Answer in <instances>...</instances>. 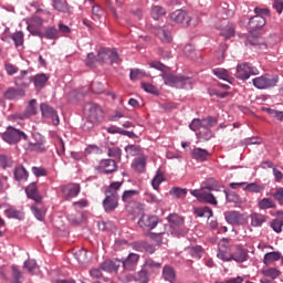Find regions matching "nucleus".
<instances>
[{"label":"nucleus","mask_w":283,"mask_h":283,"mask_svg":"<svg viewBox=\"0 0 283 283\" xmlns=\"http://www.w3.org/2000/svg\"><path fill=\"white\" fill-rule=\"evenodd\" d=\"M40 39H49L50 41H56V39H61V31L56 29V27H46L44 31H40L38 33Z\"/></svg>","instance_id":"14"},{"label":"nucleus","mask_w":283,"mask_h":283,"mask_svg":"<svg viewBox=\"0 0 283 283\" xmlns=\"http://www.w3.org/2000/svg\"><path fill=\"white\" fill-rule=\"evenodd\" d=\"M123 187V181H113L105 190V196L118 198V191Z\"/></svg>","instance_id":"24"},{"label":"nucleus","mask_w":283,"mask_h":283,"mask_svg":"<svg viewBox=\"0 0 283 283\" xmlns=\"http://www.w3.org/2000/svg\"><path fill=\"white\" fill-rule=\"evenodd\" d=\"M0 138L8 145H17L21 140H28V134L14 128V126H8L6 132L0 134Z\"/></svg>","instance_id":"2"},{"label":"nucleus","mask_w":283,"mask_h":283,"mask_svg":"<svg viewBox=\"0 0 283 283\" xmlns=\"http://www.w3.org/2000/svg\"><path fill=\"white\" fill-rule=\"evenodd\" d=\"M169 193L172 198H182V196L187 193V189L175 187L169 191Z\"/></svg>","instance_id":"60"},{"label":"nucleus","mask_w":283,"mask_h":283,"mask_svg":"<svg viewBox=\"0 0 283 283\" xmlns=\"http://www.w3.org/2000/svg\"><path fill=\"white\" fill-rule=\"evenodd\" d=\"M120 269L119 264H116V262L112 260L104 261L101 265L102 271H107L108 273H112V271H118Z\"/></svg>","instance_id":"39"},{"label":"nucleus","mask_w":283,"mask_h":283,"mask_svg":"<svg viewBox=\"0 0 283 283\" xmlns=\"http://www.w3.org/2000/svg\"><path fill=\"white\" fill-rule=\"evenodd\" d=\"M109 54H112V49H101L97 53L96 61L105 63L109 61Z\"/></svg>","instance_id":"42"},{"label":"nucleus","mask_w":283,"mask_h":283,"mask_svg":"<svg viewBox=\"0 0 283 283\" xmlns=\"http://www.w3.org/2000/svg\"><path fill=\"white\" fill-rule=\"evenodd\" d=\"M262 275H264V277H271V280H275L280 277V270L275 268L265 269L262 270Z\"/></svg>","instance_id":"46"},{"label":"nucleus","mask_w":283,"mask_h":283,"mask_svg":"<svg viewBox=\"0 0 283 283\" xmlns=\"http://www.w3.org/2000/svg\"><path fill=\"white\" fill-rule=\"evenodd\" d=\"M277 206L271 198H263L259 201V209H275Z\"/></svg>","instance_id":"43"},{"label":"nucleus","mask_w":283,"mask_h":283,"mask_svg":"<svg viewBox=\"0 0 283 283\" xmlns=\"http://www.w3.org/2000/svg\"><path fill=\"white\" fill-rule=\"evenodd\" d=\"M280 77L277 75H262L253 78V85L258 90H269V87H275Z\"/></svg>","instance_id":"4"},{"label":"nucleus","mask_w":283,"mask_h":283,"mask_svg":"<svg viewBox=\"0 0 283 283\" xmlns=\"http://www.w3.org/2000/svg\"><path fill=\"white\" fill-rule=\"evenodd\" d=\"M104 12L103 9H101L99 6H94L92 8V19L94 21H101V18L103 17Z\"/></svg>","instance_id":"59"},{"label":"nucleus","mask_w":283,"mask_h":283,"mask_svg":"<svg viewBox=\"0 0 283 283\" xmlns=\"http://www.w3.org/2000/svg\"><path fill=\"white\" fill-rule=\"evenodd\" d=\"M4 213L7 218H13L14 220H23V218H25V213L21 210H17L15 208H8Z\"/></svg>","instance_id":"33"},{"label":"nucleus","mask_w":283,"mask_h":283,"mask_svg":"<svg viewBox=\"0 0 283 283\" xmlns=\"http://www.w3.org/2000/svg\"><path fill=\"white\" fill-rule=\"evenodd\" d=\"M233 252L229 251L228 248L220 247L217 253V258L222 262H231Z\"/></svg>","instance_id":"29"},{"label":"nucleus","mask_w":283,"mask_h":283,"mask_svg":"<svg viewBox=\"0 0 283 283\" xmlns=\"http://www.w3.org/2000/svg\"><path fill=\"white\" fill-rule=\"evenodd\" d=\"M212 73L214 74V76L217 78H220L221 81H229V78H230L229 71H227L224 69H214V70H212Z\"/></svg>","instance_id":"49"},{"label":"nucleus","mask_w":283,"mask_h":283,"mask_svg":"<svg viewBox=\"0 0 283 283\" xmlns=\"http://www.w3.org/2000/svg\"><path fill=\"white\" fill-rule=\"evenodd\" d=\"M48 81H50V75L45 73H39L31 77V82H33L35 90L41 91L45 85H48Z\"/></svg>","instance_id":"18"},{"label":"nucleus","mask_w":283,"mask_h":283,"mask_svg":"<svg viewBox=\"0 0 283 283\" xmlns=\"http://www.w3.org/2000/svg\"><path fill=\"white\" fill-rule=\"evenodd\" d=\"M254 14H255L256 17H262V18L265 19V21H266V19H268L269 17H271V10H269L268 8H260V7H256V8H254Z\"/></svg>","instance_id":"55"},{"label":"nucleus","mask_w":283,"mask_h":283,"mask_svg":"<svg viewBox=\"0 0 283 283\" xmlns=\"http://www.w3.org/2000/svg\"><path fill=\"white\" fill-rule=\"evenodd\" d=\"M43 27V20L39 15H32L28 20V27L27 30L32 34L33 36H39V33H41V30L39 28Z\"/></svg>","instance_id":"10"},{"label":"nucleus","mask_w":283,"mask_h":283,"mask_svg":"<svg viewBox=\"0 0 283 283\" xmlns=\"http://www.w3.org/2000/svg\"><path fill=\"white\" fill-rule=\"evenodd\" d=\"M35 138H38L36 143H30V147L32 151H38V154H43L45 151V137H43L41 134L35 135Z\"/></svg>","instance_id":"22"},{"label":"nucleus","mask_w":283,"mask_h":283,"mask_svg":"<svg viewBox=\"0 0 283 283\" xmlns=\"http://www.w3.org/2000/svg\"><path fill=\"white\" fill-rule=\"evenodd\" d=\"M272 198H274V200H276L279 202V205L283 206V188L280 187L275 190V192H273Z\"/></svg>","instance_id":"63"},{"label":"nucleus","mask_w":283,"mask_h":283,"mask_svg":"<svg viewBox=\"0 0 283 283\" xmlns=\"http://www.w3.org/2000/svg\"><path fill=\"white\" fill-rule=\"evenodd\" d=\"M87 118L95 123H103L105 118V111L98 104H90L87 108Z\"/></svg>","instance_id":"6"},{"label":"nucleus","mask_w":283,"mask_h":283,"mask_svg":"<svg viewBox=\"0 0 283 283\" xmlns=\"http://www.w3.org/2000/svg\"><path fill=\"white\" fill-rule=\"evenodd\" d=\"M282 227H283V221L280 219H274L271 222V228L273 229V231H275V233H282Z\"/></svg>","instance_id":"64"},{"label":"nucleus","mask_w":283,"mask_h":283,"mask_svg":"<svg viewBox=\"0 0 283 283\" xmlns=\"http://www.w3.org/2000/svg\"><path fill=\"white\" fill-rule=\"evenodd\" d=\"M19 96H25V91L11 87L4 93V97L8 98V101H14V98H19Z\"/></svg>","instance_id":"30"},{"label":"nucleus","mask_w":283,"mask_h":283,"mask_svg":"<svg viewBox=\"0 0 283 283\" xmlns=\"http://www.w3.org/2000/svg\"><path fill=\"white\" fill-rule=\"evenodd\" d=\"M223 216L228 224H232L235 227H240V224H244V216L239 211H235V210L226 211Z\"/></svg>","instance_id":"9"},{"label":"nucleus","mask_w":283,"mask_h":283,"mask_svg":"<svg viewBox=\"0 0 283 283\" xmlns=\"http://www.w3.org/2000/svg\"><path fill=\"white\" fill-rule=\"evenodd\" d=\"M144 269L148 273H157V271H160L163 269V263L154 261V259H146Z\"/></svg>","instance_id":"25"},{"label":"nucleus","mask_w":283,"mask_h":283,"mask_svg":"<svg viewBox=\"0 0 283 283\" xmlns=\"http://www.w3.org/2000/svg\"><path fill=\"white\" fill-rule=\"evenodd\" d=\"M154 32L161 43H171V41H174L169 27H158Z\"/></svg>","instance_id":"15"},{"label":"nucleus","mask_w":283,"mask_h":283,"mask_svg":"<svg viewBox=\"0 0 283 283\" xmlns=\"http://www.w3.org/2000/svg\"><path fill=\"white\" fill-rule=\"evenodd\" d=\"M140 260V256L136 253H130L126 260L122 262L124 269L126 271H134V264H136Z\"/></svg>","instance_id":"23"},{"label":"nucleus","mask_w":283,"mask_h":283,"mask_svg":"<svg viewBox=\"0 0 283 283\" xmlns=\"http://www.w3.org/2000/svg\"><path fill=\"white\" fill-rule=\"evenodd\" d=\"M61 191L64 196V199L72 200V198H76V196L81 193V185L69 184V185L62 186Z\"/></svg>","instance_id":"11"},{"label":"nucleus","mask_w":283,"mask_h":283,"mask_svg":"<svg viewBox=\"0 0 283 283\" xmlns=\"http://www.w3.org/2000/svg\"><path fill=\"white\" fill-rule=\"evenodd\" d=\"M280 258H282V253L280 252H268L263 258V263L265 264V266H269V264H271L272 262H277Z\"/></svg>","instance_id":"34"},{"label":"nucleus","mask_w":283,"mask_h":283,"mask_svg":"<svg viewBox=\"0 0 283 283\" xmlns=\"http://www.w3.org/2000/svg\"><path fill=\"white\" fill-rule=\"evenodd\" d=\"M171 233L175 235H187L189 229L185 227V218L180 217L178 213H170L167 217Z\"/></svg>","instance_id":"3"},{"label":"nucleus","mask_w":283,"mask_h":283,"mask_svg":"<svg viewBox=\"0 0 283 283\" xmlns=\"http://www.w3.org/2000/svg\"><path fill=\"white\" fill-rule=\"evenodd\" d=\"M232 260L238 264L247 262L249 260V250L244 249L242 245H237L235 251L232 252Z\"/></svg>","instance_id":"17"},{"label":"nucleus","mask_w":283,"mask_h":283,"mask_svg":"<svg viewBox=\"0 0 283 283\" xmlns=\"http://www.w3.org/2000/svg\"><path fill=\"white\" fill-rule=\"evenodd\" d=\"M103 208L106 213H112V211H116V209H118V197L106 196L103 200Z\"/></svg>","instance_id":"19"},{"label":"nucleus","mask_w":283,"mask_h":283,"mask_svg":"<svg viewBox=\"0 0 283 283\" xmlns=\"http://www.w3.org/2000/svg\"><path fill=\"white\" fill-rule=\"evenodd\" d=\"M14 43L15 48H23V43L25 42V34L23 31H17L10 36Z\"/></svg>","instance_id":"32"},{"label":"nucleus","mask_w":283,"mask_h":283,"mask_svg":"<svg viewBox=\"0 0 283 283\" xmlns=\"http://www.w3.org/2000/svg\"><path fill=\"white\" fill-rule=\"evenodd\" d=\"M195 214L198 218H212L213 217V210L209 207H202V208H196L195 209Z\"/></svg>","instance_id":"35"},{"label":"nucleus","mask_w":283,"mask_h":283,"mask_svg":"<svg viewBox=\"0 0 283 283\" xmlns=\"http://www.w3.org/2000/svg\"><path fill=\"white\" fill-rule=\"evenodd\" d=\"M266 25V18L260 15H253L249 20V28L251 30H260V28H264Z\"/></svg>","instance_id":"21"},{"label":"nucleus","mask_w":283,"mask_h":283,"mask_svg":"<svg viewBox=\"0 0 283 283\" xmlns=\"http://www.w3.org/2000/svg\"><path fill=\"white\" fill-rule=\"evenodd\" d=\"M11 271H12L13 283H23L22 281L23 272H21L19 268H17V265H12Z\"/></svg>","instance_id":"48"},{"label":"nucleus","mask_w":283,"mask_h":283,"mask_svg":"<svg viewBox=\"0 0 283 283\" xmlns=\"http://www.w3.org/2000/svg\"><path fill=\"white\" fill-rule=\"evenodd\" d=\"M258 70L249 63H242L237 66L235 77L240 81H248L252 75H255Z\"/></svg>","instance_id":"5"},{"label":"nucleus","mask_w":283,"mask_h":283,"mask_svg":"<svg viewBox=\"0 0 283 283\" xmlns=\"http://www.w3.org/2000/svg\"><path fill=\"white\" fill-rule=\"evenodd\" d=\"M13 176H14L15 180H18L19 182H21L23 180H28V178H29L28 170H25V168L23 166L15 167L13 170Z\"/></svg>","instance_id":"31"},{"label":"nucleus","mask_w":283,"mask_h":283,"mask_svg":"<svg viewBox=\"0 0 283 283\" xmlns=\"http://www.w3.org/2000/svg\"><path fill=\"white\" fill-rule=\"evenodd\" d=\"M52 8H54V10H56L57 12H63V13L70 11V7L67 6V2L63 0H52Z\"/></svg>","instance_id":"38"},{"label":"nucleus","mask_w":283,"mask_h":283,"mask_svg":"<svg viewBox=\"0 0 283 283\" xmlns=\"http://www.w3.org/2000/svg\"><path fill=\"white\" fill-rule=\"evenodd\" d=\"M40 109L43 118H51L53 125H59L61 123V120L59 119V113H56V111L52 106L48 104H41Z\"/></svg>","instance_id":"12"},{"label":"nucleus","mask_w":283,"mask_h":283,"mask_svg":"<svg viewBox=\"0 0 283 283\" xmlns=\"http://www.w3.org/2000/svg\"><path fill=\"white\" fill-rule=\"evenodd\" d=\"M191 158L197 163H205L211 157V153L205 148L195 147L191 153Z\"/></svg>","instance_id":"16"},{"label":"nucleus","mask_w":283,"mask_h":283,"mask_svg":"<svg viewBox=\"0 0 283 283\" xmlns=\"http://www.w3.org/2000/svg\"><path fill=\"white\" fill-rule=\"evenodd\" d=\"M35 114H36V99H31L28 108L24 112V116L27 117L35 116Z\"/></svg>","instance_id":"52"},{"label":"nucleus","mask_w":283,"mask_h":283,"mask_svg":"<svg viewBox=\"0 0 283 283\" xmlns=\"http://www.w3.org/2000/svg\"><path fill=\"white\" fill-rule=\"evenodd\" d=\"M0 165H1L2 169H8V168L12 167V165H14V161L12 160V158L1 155L0 156Z\"/></svg>","instance_id":"57"},{"label":"nucleus","mask_w":283,"mask_h":283,"mask_svg":"<svg viewBox=\"0 0 283 283\" xmlns=\"http://www.w3.org/2000/svg\"><path fill=\"white\" fill-rule=\"evenodd\" d=\"M164 181H165V176H163V172L158 170L156 176L151 180V186L156 191H158V189L160 188V184H163Z\"/></svg>","instance_id":"45"},{"label":"nucleus","mask_w":283,"mask_h":283,"mask_svg":"<svg viewBox=\"0 0 283 283\" xmlns=\"http://www.w3.org/2000/svg\"><path fill=\"white\" fill-rule=\"evenodd\" d=\"M133 167L136 169V171L143 172L145 171V167H147V157L142 156L134 160Z\"/></svg>","instance_id":"37"},{"label":"nucleus","mask_w":283,"mask_h":283,"mask_svg":"<svg viewBox=\"0 0 283 283\" xmlns=\"http://www.w3.org/2000/svg\"><path fill=\"white\" fill-rule=\"evenodd\" d=\"M150 238L151 240H155V242H157V244H163V238H169V232H157V233H150Z\"/></svg>","instance_id":"54"},{"label":"nucleus","mask_w":283,"mask_h":283,"mask_svg":"<svg viewBox=\"0 0 283 283\" xmlns=\"http://www.w3.org/2000/svg\"><path fill=\"white\" fill-rule=\"evenodd\" d=\"M107 154L111 158H115V160H120V156H123V150L118 147H112L108 148Z\"/></svg>","instance_id":"56"},{"label":"nucleus","mask_w":283,"mask_h":283,"mask_svg":"<svg viewBox=\"0 0 283 283\" xmlns=\"http://www.w3.org/2000/svg\"><path fill=\"white\" fill-rule=\"evenodd\" d=\"M220 35L224 39H232V36H235V29L232 25H229L221 31Z\"/></svg>","instance_id":"62"},{"label":"nucleus","mask_w":283,"mask_h":283,"mask_svg":"<svg viewBox=\"0 0 283 283\" xmlns=\"http://www.w3.org/2000/svg\"><path fill=\"white\" fill-rule=\"evenodd\" d=\"M142 88L145 90L148 94H155V95L159 94L158 87L149 83L143 82Z\"/></svg>","instance_id":"61"},{"label":"nucleus","mask_w":283,"mask_h":283,"mask_svg":"<svg viewBox=\"0 0 283 283\" xmlns=\"http://www.w3.org/2000/svg\"><path fill=\"white\" fill-rule=\"evenodd\" d=\"M27 195L32 200H39V192L36 191V184H31L27 187Z\"/></svg>","instance_id":"51"},{"label":"nucleus","mask_w":283,"mask_h":283,"mask_svg":"<svg viewBox=\"0 0 283 283\" xmlns=\"http://www.w3.org/2000/svg\"><path fill=\"white\" fill-rule=\"evenodd\" d=\"M28 71H21V74L14 78L17 87H28L32 83V77L25 78Z\"/></svg>","instance_id":"27"},{"label":"nucleus","mask_w":283,"mask_h":283,"mask_svg":"<svg viewBox=\"0 0 283 283\" xmlns=\"http://www.w3.org/2000/svg\"><path fill=\"white\" fill-rule=\"evenodd\" d=\"M151 17L153 19H155V21H158V19H160V17H164V14H166L165 8L160 7V6H155L151 9Z\"/></svg>","instance_id":"50"},{"label":"nucleus","mask_w":283,"mask_h":283,"mask_svg":"<svg viewBox=\"0 0 283 283\" xmlns=\"http://www.w3.org/2000/svg\"><path fill=\"white\" fill-rule=\"evenodd\" d=\"M118 165L116 164L115 159H102L96 167V171L99 174H114L117 171Z\"/></svg>","instance_id":"8"},{"label":"nucleus","mask_w":283,"mask_h":283,"mask_svg":"<svg viewBox=\"0 0 283 283\" xmlns=\"http://www.w3.org/2000/svg\"><path fill=\"white\" fill-rule=\"evenodd\" d=\"M139 193L140 191L138 190H125L122 195V200L123 202H132Z\"/></svg>","instance_id":"44"},{"label":"nucleus","mask_w":283,"mask_h":283,"mask_svg":"<svg viewBox=\"0 0 283 283\" xmlns=\"http://www.w3.org/2000/svg\"><path fill=\"white\" fill-rule=\"evenodd\" d=\"M199 202H206L208 205H212L213 207H218V199H216V196L206 190H201V198L199 199Z\"/></svg>","instance_id":"28"},{"label":"nucleus","mask_w":283,"mask_h":283,"mask_svg":"<svg viewBox=\"0 0 283 283\" xmlns=\"http://www.w3.org/2000/svg\"><path fill=\"white\" fill-rule=\"evenodd\" d=\"M237 185L244 186L243 189L245 191H249V193H262V191H264V186H260L255 182H251V184L240 182V184H237Z\"/></svg>","instance_id":"26"},{"label":"nucleus","mask_w":283,"mask_h":283,"mask_svg":"<svg viewBox=\"0 0 283 283\" xmlns=\"http://www.w3.org/2000/svg\"><path fill=\"white\" fill-rule=\"evenodd\" d=\"M171 21L175 23H181V25L187 27L189 23H191V17H189V13L187 11L179 9L176 10L170 14Z\"/></svg>","instance_id":"13"},{"label":"nucleus","mask_w":283,"mask_h":283,"mask_svg":"<svg viewBox=\"0 0 283 283\" xmlns=\"http://www.w3.org/2000/svg\"><path fill=\"white\" fill-rule=\"evenodd\" d=\"M198 140H211L213 138V133L210 128L202 127L197 134Z\"/></svg>","instance_id":"41"},{"label":"nucleus","mask_w":283,"mask_h":283,"mask_svg":"<svg viewBox=\"0 0 283 283\" xmlns=\"http://www.w3.org/2000/svg\"><path fill=\"white\" fill-rule=\"evenodd\" d=\"M159 219L157 216L144 214L138 221V224L145 231H151L158 227Z\"/></svg>","instance_id":"7"},{"label":"nucleus","mask_w":283,"mask_h":283,"mask_svg":"<svg viewBox=\"0 0 283 283\" xmlns=\"http://www.w3.org/2000/svg\"><path fill=\"white\" fill-rule=\"evenodd\" d=\"M147 76V73L140 69H132L130 70V81H138V78H144Z\"/></svg>","instance_id":"53"},{"label":"nucleus","mask_w":283,"mask_h":283,"mask_svg":"<svg viewBox=\"0 0 283 283\" xmlns=\"http://www.w3.org/2000/svg\"><path fill=\"white\" fill-rule=\"evenodd\" d=\"M202 127L210 129V127H216L218 125V119L213 116H208L201 119Z\"/></svg>","instance_id":"47"},{"label":"nucleus","mask_w":283,"mask_h":283,"mask_svg":"<svg viewBox=\"0 0 283 283\" xmlns=\"http://www.w3.org/2000/svg\"><path fill=\"white\" fill-rule=\"evenodd\" d=\"M188 253L191 255V258L200 259L202 255V248L200 245L188 248Z\"/></svg>","instance_id":"58"},{"label":"nucleus","mask_w":283,"mask_h":283,"mask_svg":"<svg viewBox=\"0 0 283 283\" xmlns=\"http://www.w3.org/2000/svg\"><path fill=\"white\" fill-rule=\"evenodd\" d=\"M266 222V216L254 212L251 214V224L253 227H262Z\"/></svg>","instance_id":"36"},{"label":"nucleus","mask_w":283,"mask_h":283,"mask_svg":"<svg viewBox=\"0 0 283 283\" xmlns=\"http://www.w3.org/2000/svg\"><path fill=\"white\" fill-rule=\"evenodd\" d=\"M23 268L27 269V271H29L31 275H36V273H39V264H36V261L34 260H27Z\"/></svg>","instance_id":"40"},{"label":"nucleus","mask_w":283,"mask_h":283,"mask_svg":"<svg viewBox=\"0 0 283 283\" xmlns=\"http://www.w3.org/2000/svg\"><path fill=\"white\" fill-rule=\"evenodd\" d=\"M165 85L176 87L177 90H191V77L174 75L169 73L161 74Z\"/></svg>","instance_id":"1"},{"label":"nucleus","mask_w":283,"mask_h":283,"mask_svg":"<svg viewBox=\"0 0 283 283\" xmlns=\"http://www.w3.org/2000/svg\"><path fill=\"white\" fill-rule=\"evenodd\" d=\"M161 277L165 280V282L176 283V269H174L171 265H165L163 268Z\"/></svg>","instance_id":"20"}]
</instances>
